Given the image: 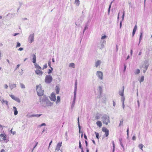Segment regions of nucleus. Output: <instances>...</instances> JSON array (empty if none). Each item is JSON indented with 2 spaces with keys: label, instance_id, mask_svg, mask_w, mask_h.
Masks as SVG:
<instances>
[{
  "label": "nucleus",
  "instance_id": "obj_1",
  "mask_svg": "<svg viewBox=\"0 0 152 152\" xmlns=\"http://www.w3.org/2000/svg\"><path fill=\"white\" fill-rule=\"evenodd\" d=\"M149 66V64L148 61L146 60L144 61L143 64L140 66V68L142 70L143 72L145 73L147 70Z\"/></svg>",
  "mask_w": 152,
  "mask_h": 152
},
{
  "label": "nucleus",
  "instance_id": "obj_2",
  "mask_svg": "<svg viewBox=\"0 0 152 152\" xmlns=\"http://www.w3.org/2000/svg\"><path fill=\"white\" fill-rule=\"evenodd\" d=\"M103 123L107 125L110 122V117L106 115H103L101 118Z\"/></svg>",
  "mask_w": 152,
  "mask_h": 152
},
{
  "label": "nucleus",
  "instance_id": "obj_3",
  "mask_svg": "<svg viewBox=\"0 0 152 152\" xmlns=\"http://www.w3.org/2000/svg\"><path fill=\"white\" fill-rule=\"evenodd\" d=\"M36 90L38 96H41L43 94L44 91L42 89L41 84L36 86Z\"/></svg>",
  "mask_w": 152,
  "mask_h": 152
},
{
  "label": "nucleus",
  "instance_id": "obj_4",
  "mask_svg": "<svg viewBox=\"0 0 152 152\" xmlns=\"http://www.w3.org/2000/svg\"><path fill=\"white\" fill-rule=\"evenodd\" d=\"M106 41L104 40H101L97 45V48L100 50L103 49L104 47Z\"/></svg>",
  "mask_w": 152,
  "mask_h": 152
},
{
  "label": "nucleus",
  "instance_id": "obj_5",
  "mask_svg": "<svg viewBox=\"0 0 152 152\" xmlns=\"http://www.w3.org/2000/svg\"><path fill=\"white\" fill-rule=\"evenodd\" d=\"M53 80V77L51 75H48L45 76V82L48 84L50 83Z\"/></svg>",
  "mask_w": 152,
  "mask_h": 152
},
{
  "label": "nucleus",
  "instance_id": "obj_6",
  "mask_svg": "<svg viewBox=\"0 0 152 152\" xmlns=\"http://www.w3.org/2000/svg\"><path fill=\"white\" fill-rule=\"evenodd\" d=\"M96 75L100 80H103V74L102 72L100 71H98L96 73Z\"/></svg>",
  "mask_w": 152,
  "mask_h": 152
},
{
  "label": "nucleus",
  "instance_id": "obj_7",
  "mask_svg": "<svg viewBox=\"0 0 152 152\" xmlns=\"http://www.w3.org/2000/svg\"><path fill=\"white\" fill-rule=\"evenodd\" d=\"M28 41V42L31 43L34 41V34H31L29 36Z\"/></svg>",
  "mask_w": 152,
  "mask_h": 152
},
{
  "label": "nucleus",
  "instance_id": "obj_8",
  "mask_svg": "<svg viewBox=\"0 0 152 152\" xmlns=\"http://www.w3.org/2000/svg\"><path fill=\"white\" fill-rule=\"evenodd\" d=\"M9 96L13 99L15 100V101L19 103L20 102V100L18 98L15 96L13 95L10 94Z\"/></svg>",
  "mask_w": 152,
  "mask_h": 152
},
{
  "label": "nucleus",
  "instance_id": "obj_9",
  "mask_svg": "<svg viewBox=\"0 0 152 152\" xmlns=\"http://www.w3.org/2000/svg\"><path fill=\"white\" fill-rule=\"evenodd\" d=\"M50 99L51 101L54 102L56 100V96L54 93H52L51 94Z\"/></svg>",
  "mask_w": 152,
  "mask_h": 152
},
{
  "label": "nucleus",
  "instance_id": "obj_10",
  "mask_svg": "<svg viewBox=\"0 0 152 152\" xmlns=\"http://www.w3.org/2000/svg\"><path fill=\"white\" fill-rule=\"evenodd\" d=\"M103 132H105L106 137H107L109 135V131L108 130L104 127H103L102 128Z\"/></svg>",
  "mask_w": 152,
  "mask_h": 152
},
{
  "label": "nucleus",
  "instance_id": "obj_11",
  "mask_svg": "<svg viewBox=\"0 0 152 152\" xmlns=\"http://www.w3.org/2000/svg\"><path fill=\"white\" fill-rule=\"evenodd\" d=\"M40 69H36L35 70L36 74L39 76H42L43 72L40 70Z\"/></svg>",
  "mask_w": 152,
  "mask_h": 152
},
{
  "label": "nucleus",
  "instance_id": "obj_12",
  "mask_svg": "<svg viewBox=\"0 0 152 152\" xmlns=\"http://www.w3.org/2000/svg\"><path fill=\"white\" fill-rule=\"evenodd\" d=\"M62 143V142H59L58 143L57 145L56 146V148L55 150L58 151L60 149V148L61 146V144Z\"/></svg>",
  "mask_w": 152,
  "mask_h": 152
},
{
  "label": "nucleus",
  "instance_id": "obj_13",
  "mask_svg": "<svg viewBox=\"0 0 152 152\" xmlns=\"http://www.w3.org/2000/svg\"><path fill=\"white\" fill-rule=\"evenodd\" d=\"M9 87L11 90H12L13 88L16 87V85L15 84L11 83L9 85Z\"/></svg>",
  "mask_w": 152,
  "mask_h": 152
},
{
  "label": "nucleus",
  "instance_id": "obj_14",
  "mask_svg": "<svg viewBox=\"0 0 152 152\" xmlns=\"http://www.w3.org/2000/svg\"><path fill=\"white\" fill-rule=\"evenodd\" d=\"M101 64V61L100 60H98L95 63V66L96 67H97Z\"/></svg>",
  "mask_w": 152,
  "mask_h": 152
},
{
  "label": "nucleus",
  "instance_id": "obj_15",
  "mask_svg": "<svg viewBox=\"0 0 152 152\" xmlns=\"http://www.w3.org/2000/svg\"><path fill=\"white\" fill-rule=\"evenodd\" d=\"M124 86H123L122 90L119 91V94L121 96H124Z\"/></svg>",
  "mask_w": 152,
  "mask_h": 152
},
{
  "label": "nucleus",
  "instance_id": "obj_16",
  "mask_svg": "<svg viewBox=\"0 0 152 152\" xmlns=\"http://www.w3.org/2000/svg\"><path fill=\"white\" fill-rule=\"evenodd\" d=\"M1 101L3 104H5L7 106H8V102L7 100H4L3 99L2 100H1Z\"/></svg>",
  "mask_w": 152,
  "mask_h": 152
},
{
  "label": "nucleus",
  "instance_id": "obj_17",
  "mask_svg": "<svg viewBox=\"0 0 152 152\" xmlns=\"http://www.w3.org/2000/svg\"><path fill=\"white\" fill-rule=\"evenodd\" d=\"M0 137H3V140L5 141L6 140V135L5 134H1Z\"/></svg>",
  "mask_w": 152,
  "mask_h": 152
},
{
  "label": "nucleus",
  "instance_id": "obj_18",
  "mask_svg": "<svg viewBox=\"0 0 152 152\" xmlns=\"http://www.w3.org/2000/svg\"><path fill=\"white\" fill-rule=\"evenodd\" d=\"M35 67L37 69H41V67L37 63L34 64Z\"/></svg>",
  "mask_w": 152,
  "mask_h": 152
},
{
  "label": "nucleus",
  "instance_id": "obj_19",
  "mask_svg": "<svg viewBox=\"0 0 152 152\" xmlns=\"http://www.w3.org/2000/svg\"><path fill=\"white\" fill-rule=\"evenodd\" d=\"M75 5L77 6H79L80 4V1L79 0H75Z\"/></svg>",
  "mask_w": 152,
  "mask_h": 152
},
{
  "label": "nucleus",
  "instance_id": "obj_20",
  "mask_svg": "<svg viewBox=\"0 0 152 152\" xmlns=\"http://www.w3.org/2000/svg\"><path fill=\"white\" fill-rule=\"evenodd\" d=\"M13 109L14 110V115H16L18 113V111L17 110V108L16 107H13Z\"/></svg>",
  "mask_w": 152,
  "mask_h": 152
},
{
  "label": "nucleus",
  "instance_id": "obj_21",
  "mask_svg": "<svg viewBox=\"0 0 152 152\" xmlns=\"http://www.w3.org/2000/svg\"><path fill=\"white\" fill-rule=\"evenodd\" d=\"M97 125L99 126V127H100L102 126L101 122L100 121H98L96 122Z\"/></svg>",
  "mask_w": 152,
  "mask_h": 152
},
{
  "label": "nucleus",
  "instance_id": "obj_22",
  "mask_svg": "<svg viewBox=\"0 0 152 152\" xmlns=\"http://www.w3.org/2000/svg\"><path fill=\"white\" fill-rule=\"evenodd\" d=\"M69 67H72L74 68L75 67V64L73 63H71L69 64Z\"/></svg>",
  "mask_w": 152,
  "mask_h": 152
},
{
  "label": "nucleus",
  "instance_id": "obj_23",
  "mask_svg": "<svg viewBox=\"0 0 152 152\" xmlns=\"http://www.w3.org/2000/svg\"><path fill=\"white\" fill-rule=\"evenodd\" d=\"M59 87L58 86H56V91L57 94H58L60 91Z\"/></svg>",
  "mask_w": 152,
  "mask_h": 152
},
{
  "label": "nucleus",
  "instance_id": "obj_24",
  "mask_svg": "<svg viewBox=\"0 0 152 152\" xmlns=\"http://www.w3.org/2000/svg\"><path fill=\"white\" fill-rule=\"evenodd\" d=\"M61 101L60 98L59 96H57V99L56 101V104H57L58 103H60Z\"/></svg>",
  "mask_w": 152,
  "mask_h": 152
},
{
  "label": "nucleus",
  "instance_id": "obj_25",
  "mask_svg": "<svg viewBox=\"0 0 152 152\" xmlns=\"http://www.w3.org/2000/svg\"><path fill=\"white\" fill-rule=\"evenodd\" d=\"M76 98H73V101L72 103L71 107L72 108H73L74 106L75 103V102Z\"/></svg>",
  "mask_w": 152,
  "mask_h": 152
},
{
  "label": "nucleus",
  "instance_id": "obj_26",
  "mask_svg": "<svg viewBox=\"0 0 152 152\" xmlns=\"http://www.w3.org/2000/svg\"><path fill=\"white\" fill-rule=\"evenodd\" d=\"M36 56L34 54L33 56V60L32 62L34 64H36Z\"/></svg>",
  "mask_w": 152,
  "mask_h": 152
},
{
  "label": "nucleus",
  "instance_id": "obj_27",
  "mask_svg": "<svg viewBox=\"0 0 152 152\" xmlns=\"http://www.w3.org/2000/svg\"><path fill=\"white\" fill-rule=\"evenodd\" d=\"M140 70L139 69H136L134 72L135 75H137L140 73Z\"/></svg>",
  "mask_w": 152,
  "mask_h": 152
},
{
  "label": "nucleus",
  "instance_id": "obj_28",
  "mask_svg": "<svg viewBox=\"0 0 152 152\" xmlns=\"http://www.w3.org/2000/svg\"><path fill=\"white\" fill-rule=\"evenodd\" d=\"M142 32H141L140 34V37L139 38V44L140 43L142 38Z\"/></svg>",
  "mask_w": 152,
  "mask_h": 152
},
{
  "label": "nucleus",
  "instance_id": "obj_29",
  "mask_svg": "<svg viewBox=\"0 0 152 152\" xmlns=\"http://www.w3.org/2000/svg\"><path fill=\"white\" fill-rule=\"evenodd\" d=\"M77 89L75 88V90L74 93V98H76Z\"/></svg>",
  "mask_w": 152,
  "mask_h": 152
},
{
  "label": "nucleus",
  "instance_id": "obj_30",
  "mask_svg": "<svg viewBox=\"0 0 152 152\" xmlns=\"http://www.w3.org/2000/svg\"><path fill=\"white\" fill-rule=\"evenodd\" d=\"M143 146V145L142 144H140L139 145V148L141 149L142 151V148Z\"/></svg>",
  "mask_w": 152,
  "mask_h": 152
},
{
  "label": "nucleus",
  "instance_id": "obj_31",
  "mask_svg": "<svg viewBox=\"0 0 152 152\" xmlns=\"http://www.w3.org/2000/svg\"><path fill=\"white\" fill-rule=\"evenodd\" d=\"M144 77L143 76H142L141 77V78L140 79V83H141L144 80Z\"/></svg>",
  "mask_w": 152,
  "mask_h": 152
},
{
  "label": "nucleus",
  "instance_id": "obj_32",
  "mask_svg": "<svg viewBox=\"0 0 152 152\" xmlns=\"http://www.w3.org/2000/svg\"><path fill=\"white\" fill-rule=\"evenodd\" d=\"M20 87L22 88H25V86L22 83H20Z\"/></svg>",
  "mask_w": 152,
  "mask_h": 152
},
{
  "label": "nucleus",
  "instance_id": "obj_33",
  "mask_svg": "<svg viewBox=\"0 0 152 152\" xmlns=\"http://www.w3.org/2000/svg\"><path fill=\"white\" fill-rule=\"evenodd\" d=\"M46 125V124L45 123H43L40 125H39L38 126V127H41L43 126H45Z\"/></svg>",
  "mask_w": 152,
  "mask_h": 152
},
{
  "label": "nucleus",
  "instance_id": "obj_34",
  "mask_svg": "<svg viewBox=\"0 0 152 152\" xmlns=\"http://www.w3.org/2000/svg\"><path fill=\"white\" fill-rule=\"evenodd\" d=\"M125 99V98L124 96H122V97H121V102H122V103H124Z\"/></svg>",
  "mask_w": 152,
  "mask_h": 152
},
{
  "label": "nucleus",
  "instance_id": "obj_35",
  "mask_svg": "<svg viewBox=\"0 0 152 152\" xmlns=\"http://www.w3.org/2000/svg\"><path fill=\"white\" fill-rule=\"evenodd\" d=\"M27 116L28 118H31L33 117H34V114H33L31 115H27Z\"/></svg>",
  "mask_w": 152,
  "mask_h": 152
},
{
  "label": "nucleus",
  "instance_id": "obj_36",
  "mask_svg": "<svg viewBox=\"0 0 152 152\" xmlns=\"http://www.w3.org/2000/svg\"><path fill=\"white\" fill-rule=\"evenodd\" d=\"M95 133L96 134V137L97 138V139H99V134L98 133L96 132H95Z\"/></svg>",
  "mask_w": 152,
  "mask_h": 152
},
{
  "label": "nucleus",
  "instance_id": "obj_37",
  "mask_svg": "<svg viewBox=\"0 0 152 152\" xmlns=\"http://www.w3.org/2000/svg\"><path fill=\"white\" fill-rule=\"evenodd\" d=\"M79 148L81 149V150H82V149H83V148L82 147V145L80 141L79 142Z\"/></svg>",
  "mask_w": 152,
  "mask_h": 152
},
{
  "label": "nucleus",
  "instance_id": "obj_38",
  "mask_svg": "<svg viewBox=\"0 0 152 152\" xmlns=\"http://www.w3.org/2000/svg\"><path fill=\"white\" fill-rule=\"evenodd\" d=\"M123 120H121L120 121V123L119 125V126H120L121 125H123Z\"/></svg>",
  "mask_w": 152,
  "mask_h": 152
},
{
  "label": "nucleus",
  "instance_id": "obj_39",
  "mask_svg": "<svg viewBox=\"0 0 152 152\" xmlns=\"http://www.w3.org/2000/svg\"><path fill=\"white\" fill-rule=\"evenodd\" d=\"M107 37L106 35H104L103 36H102L101 37V39H102L101 40H102L105 39Z\"/></svg>",
  "mask_w": 152,
  "mask_h": 152
},
{
  "label": "nucleus",
  "instance_id": "obj_40",
  "mask_svg": "<svg viewBox=\"0 0 152 152\" xmlns=\"http://www.w3.org/2000/svg\"><path fill=\"white\" fill-rule=\"evenodd\" d=\"M88 28V25H86L85 26V28L83 30V33H84V32H85V30L86 29H87Z\"/></svg>",
  "mask_w": 152,
  "mask_h": 152
},
{
  "label": "nucleus",
  "instance_id": "obj_41",
  "mask_svg": "<svg viewBox=\"0 0 152 152\" xmlns=\"http://www.w3.org/2000/svg\"><path fill=\"white\" fill-rule=\"evenodd\" d=\"M77 81L76 80L75 83V88H77Z\"/></svg>",
  "mask_w": 152,
  "mask_h": 152
},
{
  "label": "nucleus",
  "instance_id": "obj_42",
  "mask_svg": "<svg viewBox=\"0 0 152 152\" xmlns=\"http://www.w3.org/2000/svg\"><path fill=\"white\" fill-rule=\"evenodd\" d=\"M42 114H36L34 115V117H39Z\"/></svg>",
  "mask_w": 152,
  "mask_h": 152
},
{
  "label": "nucleus",
  "instance_id": "obj_43",
  "mask_svg": "<svg viewBox=\"0 0 152 152\" xmlns=\"http://www.w3.org/2000/svg\"><path fill=\"white\" fill-rule=\"evenodd\" d=\"M137 26L136 25L134 28V29H133V31H136L137 30Z\"/></svg>",
  "mask_w": 152,
  "mask_h": 152
},
{
  "label": "nucleus",
  "instance_id": "obj_44",
  "mask_svg": "<svg viewBox=\"0 0 152 152\" xmlns=\"http://www.w3.org/2000/svg\"><path fill=\"white\" fill-rule=\"evenodd\" d=\"M38 142H36V145H35V146L34 147V148H33L32 149V152H33V151L34 149L36 147V146H37V144H38Z\"/></svg>",
  "mask_w": 152,
  "mask_h": 152
},
{
  "label": "nucleus",
  "instance_id": "obj_45",
  "mask_svg": "<svg viewBox=\"0 0 152 152\" xmlns=\"http://www.w3.org/2000/svg\"><path fill=\"white\" fill-rule=\"evenodd\" d=\"M20 46V44L19 42H18L17 43V45L16 46V47H19Z\"/></svg>",
  "mask_w": 152,
  "mask_h": 152
},
{
  "label": "nucleus",
  "instance_id": "obj_46",
  "mask_svg": "<svg viewBox=\"0 0 152 152\" xmlns=\"http://www.w3.org/2000/svg\"><path fill=\"white\" fill-rule=\"evenodd\" d=\"M47 64H45L43 66V67L42 68V69H44L46 68H47Z\"/></svg>",
  "mask_w": 152,
  "mask_h": 152
},
{
  "label": "nucleus",
  "instance_id": "obj_47",
  "mask_svg": "<svg viewBox=\"0 0 152 152\" xmlns=\"http://www.w3.org/2000/svg\"><path fill=\"white\" fill-rule=\"evenodd\" d=\"M124 11L123 13V15H122V21L124 20Z\"/></svg>",
  "mask_w": 152,
  "mask_h": 152
},
{
  "label": "nucleus",
  "instance_id": "obj_48",
  "mask_svg": "<svg viewBox=\"0 0 152 152\" xmlns=\"http://www.w3.org/2000/svg\"><path fill=\"white\" fill-rule=\"evenodd\" d=\"M102 87H101V86L99 87V91H100V93H101L102 92Z\"/></svg>",
  "mask_w": 152,
  "mask_h": 152
},
{
  "label": "nucleus",
  "instance_id": "obj_49",
  "mask_svg": "<svg viewBox=\"0 0 152 152\" xmlns=\"http://www.w3.org/2000/svg\"><path fill=\"white\" fill-rule=\"evenodd\" d=\"M110 6H109V8H108V15H109L110 14Z\"/></svg>",
  "mask_w": 152,
  "mask_h": 152
},
{
  "label": "nucleus",
  "instance_id": "obj_50",
  "mask_svg": "<svg viewBox=\"0 0 152 152\" xmlns=\"http://www.w3.org/2000/svg\"><path fill=\"white\" fill-rule=\"evenodd\" d=\"M136 139V137H135V135H134L133 136V137H132V139L133 140H135Z\"/></svg>",
  "mask_w": 152,
  "mask_h": 152
},
{
  "label": "nucleus",
  "instance_id": "obj_51",
  "mask_svg": "<svg viewBox=\"0 0 152 152\" xmlns=\"http://www.w3.org/2000/svg\"><path fill=\"white\" fill-rule=\"evenodd\" d=\"M8 86L7 84H5L4 85V88H5L7 89L8 88Z\"/></svg>",
  "mask_w": 152,
  "mask_h": 152
},
{
  "label": "nucleus",
  "instance_id": "obj_52",
  "mask_svg": "<svg viewBox=\"0 0 152 152\" xmlns=\"http://www.w3.org/2000/svg\"><path fill=\"white\" fill-rule=\"evenodd\" d=\"M48 66H49V67H50V66H51V61H48Z\"/></svg>",
  "mask_w": 152,
  "mask_h": 152
},
{
  "label": "nucleus",
  "instance_id": "obj_53",
  "mask_svg": "<svg viewBox=\"0 0 152 152\" xmlns=\"http://www.w3.org/2000/svg\"><path fill=\"white\" fill-rule=\"evenodd\" d=\"M115 102L114 101H113V106L115 107Z\"/></svg>",
  "mask_w": 152,
  "mask_h": 152
},
{
  "label": "nucleus",
  "instance_id": "obj_54",
  "mask_svg": "<svg viewBox=\"0 0 152 152\" xmlns=\"http://www.w3.org/2000/svg\"><path fill=\"white\" fill-rule=\"evenodd\" d=\"M129 128H128L127 129V131H126L127 135L128 136H129Z\"/></svg>",
  "mask_w": 152,
  "mask_h": 152
},
{
  "label": "nucleus",
  "instance_id": "obj_55",
  "mask_svg": "<svg viewBox=\"0 0 152 152\" xmlns=\"http://www.w3.org/2000/svg\"><path fill=\"white\" fill-rule=\"evenodd\" d=\"M122 105L123 108V109L124 110V107H125V105H124V103H122Z\"/></svg>",
  "mask_w": 152,
  "mask_h": 152
},
{
  "label": "nucleus",
  "instance_id": "obj_56",
  "mask_svg": "<svg viewBox=\"0 0 152 152\" xmlns=\"http://www.w3.org/2000/svg\"><path fill=\"white\" fill-rule=\"evenodd\" d=\"M122 21H121L120 23V28H121L122 26Z\"/></svg>",
  "mask_w": 152,
  "mask_h": 152
},
{
  "label": "nucleus",
  "instance_id": "obj_57",
  "mask_svg": "<svg viewBox=\"0 0 152 152\" xmlns=\"http://www.w3.org/2000/svg\"><path fill=\"white\" fill-rule=\"evenodd\" d=\"M95 118L96 119V120H97V119H99V116H98V115H96V117H95Z\"/></svg>",
  "mask_w": 152,
  "mask_h": 152
},
{
  "label": "nucleus",
  "instance_id": "obj_58",
  "mask_svg": "<svg viewBox=\"0 0 152 152\" xmlns=\"http://www.w3.org/2000/svg\"><path fill=\"white\" fill-rule=\"evenodd\" d=\"M135 32H136V31L133 30V32H132V36H134V35L135 33Z\"/></svg>",
  "mask_w": 152,
  "mask_h": 152
},
{
  "label": "nucleus",
  "instance_id": "obj_59",
  "mask_svg": "<svg viewBox=\"0 0 152 152\" xmlns=\"http://www.w3.org/2000/svg\"><path fill=\"white\" fill-rule=\"evenodd\" d=\"M113 145V148H115V144L114 143V142L113 141H112Z\"/></svg>",
  "mask_w": 152,
  "mask_h": 152
},
{
  "label": "nucleus",
  "instance_id": "obj_60",
  "mask_svg": "<svg viewBox=\"0 0 152 152\" xmlns=\"http://www.w3.org/2000/svg\"><path fill=\"white\" fill-rule=\"evenodd\" d=\"M84 138L86 140H87V136H86V134H84Z\"/></svg>",
  "mask_w": 152,
  "mask_h": 152
},
{
  "label": "nucleus",
  "instance_id": "obj_61",
  "mask_svg": "<svg viewBox=\"0 0 152 152\" xmlns=\"http://www.w3.org/2000/svg\"><path fill=\"white\" fill-rule=\"evenodd\" d=\"M10 132L11 133H12L13 134H15V132H12V129H11L10 130Z\"/></svg>",
  "mask_w": 152,
  "mask_h": 152
},
{
  "label": "nucleus",
  "instance_id": "obj_62",
  "mask_svg": "<svg viewBox=\"0 0 152 152\" xmlns=\"http://www.w3.org/2000/svg\"><path fill=\"white\" fill-rule=\"evenodd\" d=\"M23 50V48H20L18 50L20 51H22Z\"/></svg>",
  "mask_w": 152,
  "mask_h": 152
},
{
  "label": "nucleus",
  "instance_id": "obj_63",
  "mask_svg": "<svg viewBox=\"0 0 152 152\" xmlns=\"http://www.w3.org/2000/svg\"><path fill=\"white\" fill-rule=\"evenodd\" d=\"M52 72V70H50V69H49V71L48 72V73L49 74H50Z\"/></svg>",
  "mask_w": 152,
  "mask_h": 152
},
{
  "label": "nucleus",
  "instance_id": "obj_64",
  "mask_svg": "<svg viewBox=\"0 0 152 152\" xmlns=\"http://www.w3.org/2000/svg\"><path fill=\"white\" fill-rule=\"evenodd\" d=\"M1 152H5V151L3 149L1 150Z\"/></svg>",
  "mask_w": 152,
  "mask_h": 152
}]
</instances>
